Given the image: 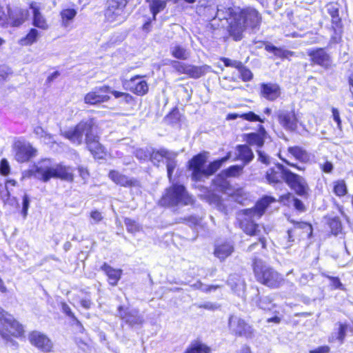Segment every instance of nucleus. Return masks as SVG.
Instances as JSON below:
<instances>
[{
	"label": "nucleus",
	"mask_w": 353,
	"mask_h": 353,
	"mask_svg": "<svg viewBox=\"0 0 353 353\" xmlns=\"http://www.w3.org/2000/svg\"><path fill=\"white\" fill-rule=\"evenodd\" d=\"M261 21V17L254 8H247L243 10L233 8V13L229 22V33L235 41L243 38V32L245 28L252 30L258 29Z\"/></svg>",
	"instance_id": "nucleus-1"
},
{
	"label": "nucleus",
	"mask_w": 353,
	"mask_h": 353,
	"mask_svg": "<svg viewBox=\"0 0 353 353\" xmlns=\"http://www.w3.org/2000/svg\"><path fill=\"white\" fill-rule=\"evenodd\" d=\"M30 172L33 173L35 178L43 182L48 181L51 178H59L68 181H73L72 170L70 167L62 164L53 167L49 159L39 161Z\"/></svg>",
	"instance_id": "nucleus-2"
},
{
	"label": "nucleus",
	"mask_w": 353,
	"mask_h": 353,
	"mask_svg": "<svg viewBox=\"0 0 353 353\" xmlns=\"http://www.w3.org/2000/svg\"><path fill=\"white\" fill-rule=\"evenodd\" d=\"M276 199L270 196H265L258 201L252 208L242 210L244 218L240 221L241 228L248 234L254 235L258 228L255 221L261 217L269 205Z\"/></svg>",
	"instance_id": "nucleus-3"
},
{
	"label": "nucleus",
	"mask_w": 353,
	"mask_h": 353,
	"mask_svg": "<svg viewBox=\"0 0 353 353\" xmlns=\"http://www.w3.org/2000/svg\"><path fill=\"white\" fill-rule=\"evenodd\" d=\"M196 12L207 20L215 21L218 19L219 21L225 20L226 23L229 25L230 19L233 13V8H226L222 5H217L214 0H200L196 8Z\"/></svg>",
	"instance_id": "nucleus-4"
},
{
	"label": "nucleus",
	"mask_w": 353,
	"mask_h": 353,
	"mask_svg": "<svg viewBox=\"0 0 353 353\" xmlns=\"http://www.w3.org/2000/svg\"><path fill=\"white\" fill-rule=\"evenodd\" d=\"M252 268L256 280L272 288H279L283 282L282 276L256 257L253 259Z\"/></svg>",
	"instance_id": "nucleus-5"
},
{
	"label": "nucleus",
	"mask_w": 353,
	"mask_h": 353,
	"mask_svg": "<svg viewBox=\"0 0 353 353\" xmlns=\"http://www.w3.org/2000/svg\"><path fill=\"white\" fill-rule=\"evenodd\" d=\"M192 203L193 199L188 195L185 187L178 184H173L166 189L159 201V204L163 206H174L179 203L189 205Z\"/></svg>",
	"instance_id": "nucleus-6"
},
{
	"label": "nucleus",
	"mask_w": 353,
	"mask_h": 353,
	"mask_svg": "<svg viewBox=\"0 0 353 353\" xmlns=\"http://www.w3.org/2000/svg\"><path fill=\"white\" fill-rule=\"evenodd\" d=\"M130 0H107L104 10L105 21L114 25L121 24L127 19L125 8Z\"/></svg>",
	"instance_id": "nucleus-7"
},
{
	"label": "nucleus",
	"mask_w": 353,
	"mask_h": 353,
	"mask_svg": "<svg viewBox=\"0 0 353 353\" xmlns=\"http://www.w3.org/2000/svg\"><path fill=\"white\" fill-rule=\"evenodd\" d=\"M0 322L4 329L0 330V338L8 340L10 335L15 337L22 336L24 334L23 325L16 321L13 316L0 307Z\"/></svg>",
	"instance_id": "nucleus-8"
},
{
	"label": "nucleus",
	"mask_w": 353,
	"mask_h": 353,
	"mask_svg": "<svg viewBox=\"0 0 353 353\" xmlns=\"http://www.w3.org/2000/svg\"><path fill=\"white\" fill-rule=\"evenodd\" d=\"M94 122L92 120L81 121L74 128L61 131V134L68 139L72 143L79 145L83 141V137L88 135L93 130Z\"/></svg>",
	"instance_id": "nucleus-9"
},
{
	"label": "nucleus",
	"mask_w": 353,
	"mask_h": 353,
	"mask_svg": "<svg viewBox=\"0 0 353 353\" xmlns=\"http://www.w3.org/2000/svg\"><path fill=\"white\" fill-rule=\"evenodd\" d=\"M228 329L235 336L252 339L254 336L253 327L238 315L231 314L229 316Z\"/></svg>",
	"instance_id": "nucleus-10"
},
{
	"label": "nucleus",
	"mask_w": 353,
	"mask_h": 353,
	"mask_svg": "<svg viewBox=\"0 0 353 353\" xmlns=\"http://www.w3.org/2000/svg\"><path fill=\"white\" fill-rule=\"evenodd\" d=\"M170 65L177 73L186 74L189 78L194 79L203 77L210 70V66L208 65H194L175 60L171 61Z\"/></svg>",
	"instance_id": "nucleus-11"
},
{
	"label": "nucleus",
	"mask_w": 353,
	"mask_h": 353,
	"mask_svg": "<svg viewBox=\"0 0 353 353\" xmlns=\"http://www.w3.org/2000/svg\"><path fill=\"white\" fill-rule=\"evenodd\" d=\"M117 316L130 327L141 325L144 319L137 309H130L120 305L117 309Z\"/></svg>",
	"instance_id": "nucleus-12"
},
{
	"label": "nucleus",
	"mask_w": 353,
	"mask_h": 353,
	"mask_svg": "<svg viewBox=\"0 0 353 353\" xmlns=\"http://www.w3.org/2000/svg\"><path fill=\"white\" fill-rule=\"evenodd\" d=\"M206 157L202 154L194 156L188 162L189 170L192 171V179L194 181H202L205 179L204 165Z\"/></svg>",
	"instance_id": "nucleus-13"
},
{
	"label": "nucleus",
	"mask_w": 353,
	"mask_h": 353,
	"mask_svg": "<svg viewBox=\"0 0 353 353\" xmlns=\"http://www.w3.org/2000/svg\"><path fill=\"white\" fill-rule=\"evenodd\" d=\"M285 174L287 176L285 183L291 189L299 196H303L307 194L309 187L303 177L291 171H285Z\"/></svg>",
	"instance_id": "nucleus-14"
},
{
	"label": "nucleus",
	"mask_w": 353,
	"mask_h": 353,
	"mask_svg": "<svg viewBox=\"0 0 353 353\" xmlns=\"http://www.w3.org/2000/svg\"><path fill=\"white\" fill-rule=\"evenodd\" d=\"M111 93V88L108 85L95 88L92 91L85 94L84 102L90 105H97L99 103L107 102L110 97L105 94Z\"/></svg>",
	"instance_id": "nucleus-15"
},
{
	"label": "nucleus",
	"mask_w": 353,
	"mask_h": 353,
	"mask_svg": "<svg viewBox=\"0 0 353 353\" xmlns=\"http://www.w3.org/2000/svg\"><path fill=\"white\" fill-rule=\"evenodd\" d=\"M15 159L19 163L28 161L36 156L37 150L30 143L17 141L14 145Z\"/></svg>",
	"instance_id": "nucleus-16"
},
{
	"label": "nucleus",
	"mask_w": 353,
	"mask_h": 353,
	"mask_svg": "<svg viewBox=\"0 0 353 353\" xmlns=\"http://www.w3.org/2000/svg\"><path fill=\"white\" fill-rule=\"evenodd\" d=\"M123 85L130 92L139 95L143 96L148 92V85L142 76L137 75L129 80H125Z\"/></svg>",
	"instance_id": "nucleus-17"
},
{
	"label": "nucleus",
	"mask_w": 353,
	"mask_h": 353,
	"mask_svg": "<svg viewBox=\"0 0 353 353\" xmlns=\"http://www.w3.org/2000/svg\"><path fill=\"white\" fill-rule=\"evenodd\" d=\"M311 61L323 68H328L332 65L331 56L326 52L325 48H319L311 49L307 52Z\"/></svg>",
	"instance_id": "nucleus-18"
},
{
	"label": "nucleus",
	"mask_w": 353,
	"mask_h": 353,
	"mask_svg": "<svg viewBox=\"0 0 353 353\" xmlns=\"http://www.w3.org/2000/svg\"><path fill=\"white\" fill-rule=\"evenodd\" d=\"M285 171H290L283 164L276 163L275 167L269 168L265 173V179L269 184L282 183V180L286 181Z\"/></svg>",
	"instance_id": "nucleus-19"
},
{
	"label": "nucleus",
	"mask_w": 353,
	"mask_h": 353,
	"mask_svg": "<svg viewBox=\"0 0 353 353\" xmlns=\"http://www.w3.org/2000/svg\"><path fill=\"white\" fill-rule=\"evenodd\" d=\"M28 339L32 345L44 352H49L52 350V343L50 339L38 331L30 333Z\"/></svg>",
	"instance_id": "nucleus-20"
},
{
	"label": "nucleus",
	"mask_w": 353,
	"mask_h": 353,
	"mask_svg": "<svg viewBox=\"0 0 353 353\" xmlns=\"http://www.w3.org/2000/svg\"><path fill=\"white\" fill-rule=\"evenodd\" d=\"M87 148L92 154L97 159H102L104 154V148L99 143V137L93 132V130L85 138Z\"/></svg>",
	"instance_id": "nucleus-21"
},
{
	"label": "nucleus",
	"mask_w": 353,
	"mask_h": 353,
	"mask_svg": "<svg viewBox=\"0 0 353 353\" xmlns=\"http://www.w3.org/2000/svg\"><path fill=\"white\" fill-rule=\"evenodd\" d=\"M279 123L287 130L293 131L296 128V118L293 111L279 110L276 112Z\"/></svg>",
	"instance_id": "nucleus-22"
},
{
	"label": "nucleus",
	"mask_w": 353,
	"mask_h": 353,
	"mask_svg": "<svg viewBox=\"0 0 353 353\" xmlns=\"http://www.w3.org/2000/svg\"><path fill=\"white\" fill-rule=\"evenodd\" d=\"M289 241H294L293 239L294 235H300L302 240L305 238H310L312 234V227L310 223L306 222H298L296 223L293 229L288 230Z\"/></svg>",
	"instance_id": "nucleus-23"
},
{
	"label": "nucleus",
	"mask_w": 353,
	"mask_h": 353,
	"mask_svg": "<svg viewBox=\"0 0 353 353\" xmlns=\"http://www.w3.org/2000/svg\"><path fill=\"white\" fill-rule=\"evenodd\" d=\"M261 95L267 100L273 101L281 95V89L276 83H262L261 85Z\"/></svg>",
	"instance_id": "nucleus-24"
},
{
	"label": "nucleus",
	"mask_w": 353,
	"mask_h": 353,
	"mask_svg": "<svg viewBox=\"0 0 353 353\" xmlns=\"http://www.w3.org/2000/svg\"><path fill=\"white\" fill-rule=\"evenodd\" d=\"M28 17V12L21 8H15L13 10L8 9V23L12 26H19L21 25Z\"/></svg>",
	"instance_id": "nucleus-25"
},
{
	"label": "nucleus",
	"mask_w": 353,
	"mask_h": 353,
	"mask_svg": "<svg viewBox=\"0 0 353 353\" xmlns=\"http://www.w3.org/2000/svg\"><path fill=\"white\" fill-rule=\"evenodd\" d=\"M108 176L116 184L124 187L136 186L138 183L137 180L130 179L116 170H111Z\"/></svg>",
	"instance_id": "nucleus-26"
},
{
	"label": "nucleus",
	"mask_w": 353,
	"mask_h": 353,
	"mask_svg": "<svg viewBox=\"0 0 353 353\" xmlns=\"http://www.w3.org/2000/svg\"><path fill=\"white\" fill-rule=\"evenodd\" d=\"M101 269L108 276L109 284L112 286L117 285L118 281L121 279L122 270L120 269H114L108 265L106 263H103V265L101 267Z\"/></svg>",
	"instance_id": "nucleus-27"
},
{
	"label": "nucleus",
	"mask_w": 353,
	"mask_h": 353,
	"mask_svg": "<svg viewBox=\"0 0 353 353\" xmlns=\"http://www.w3.org/2000/svg\"><path fill=\"white\" fill-rule=\"evenodd\" d=\"M236 149L238 152L236 159L242 161L243 162V165L245 166L253 160L254 153L248 145H238Z\"/></svg>",
	"instance_id": "nucleus-28"
},
{
	"label": "nucleus",
	"mask_w": 353,
	"mask_h": 353,
	"mask_svg": "<svg viewBox=\"0 0 353 353\" xmlns=\"http://www.w3.org/2000/svg\"><path fill=\"white\" fill-rule=\"evenodd\" d=\"M172 153V151H170L165 149L154 150L151 149L150 160L155 165H159L163 159H168V157Z\"/></svg>",
	"instance_id": "nucleus-29"
},
{
	"label": "nucleus",
	"mask_w": 353,
	"mask_h": 353,
	"mask_svg": "<svg viewBox=\"0 0 353 353\" xmlns=\"http://www.w3.org/2000/svg\"><path fill=\"white\" fill-rule=\"evenodd\" d=\"M30 8L33 12V25L39 28L46 30L48 28V24L39 12V8L37 4L32 3L30 4Z\"/></svg>",
	"instance_id": "nucleus-30"
},
{
	"label": "nucleus",
	"mask_w": 353,
	"mask_h": 353,
	"mask_svg": "<svg viewBox=\"0 0 353 353\" xmlns=\"http://www.w3.org/2000/svg\"><path fill=\"white\" fill-rule=\"evenodd\" d=\"M234 248L231 244H218L214 249V254L221 261L224 260L233 252Z\"/></svg>",
	"instance_id": "nucleus-31"
},
{
	"label": "nucleus",
	"mask_w": 353,
	"mask_h": 353,
	"mask_svg": "<svg viewBox=\"0 0 353 353\" xmlns=\"http://www.w3.org/2000/svg\"><path fill=\"white\" fill-rule=\"evenodd\" d=\"M170 52L173 57L180 60H187L190 56V52L186 48L177 44L172 46Z\"/></svg>",
	"instance_id": "nucleus-32"
},
{
	"label": "nucleus",
	"mask_w": 353,
	"mask_h": 353,
	"mask_svg": "<svg viewBox=\"0 0 353 353\" xmlns=\"http://www.w3.org/2000/svg\"><path fill=\"white\" fill-rule=\"evenodd\" d=\"M288 150L296 159L301 162L306 163L310 161L309 154L299 146L290 147Z\"/></svg>",
	"instance_id": "nucleus-33"
},
{
	"label": "nucleus",
	"mask_w": 353,
	"mask_h": 353,
	"mask_svg": "<svg viewBox=\"0 0 353 353\" xmlns=\"http://www.w3.org/2000/svg\"><path fill=\"white\" fill-rule=\"evenodd\" d=\"M210 348L200 342L192 343L184 353H210Z\"/></svg>",
	"instance_id": "nucleus-34"
},
{
	"label": "nucleus",
	"mask_w": 353,
	"mask_h": 353,
	"mask_svg": "<svg viewBox=\"0 0 353 353\" xmlns=\"http://www.w3.org/2000/svg\"><path fill=\"white\" fill-rule=\"evenodd\" d=\"M273 301L274 299L270 295L261 296L260 297L257 305L263 310L271 311L276 307V304L273 303Z\"/></svg>",
	"instance_id": "nucleus-35"
},
{
	"label": "nucleus",
	"mask_w": 353,
	"mask_h": 353,
	"mask_svg": "<svg viewBox=\"0 0 353 353\" xmlns=\"http://www.w3.org/2000/svg\"><path fill=\"white\" fill-rule=\"evenodd\" d=\"M150 5V10L153 15V19H156L157 14L163 10L165 7V2L163 0H146Z\"/></svg>",
	"instance_id": "nucleus-36"
},
{
	"label": "nucleus",
	"mask_w": 353,
	"mask_h": 353,
	"mask_svg": "<svg viewBox=\"0 0 353 353\" xmlns=\"http://www.w3.org/2000/svg\"><path fill=\"white\" fill-rule=\"evenodd\" d=\"M39 37V31L37 29L32 28L27 35L19 40L21 46H30L35 43Z\"/></svg>",
	"instance_id": "nucleus-37"
},
{
	"label": "nucleus",
	"mask_w": 353,
	"mask_h": 353,
	"mask_svg": "<svg viewBox=\"0 0 353 353\" xmlns=\"http://www.w3.org/2000/svg\"><path fill=\"white\" fill-rule=\"evenodd\" d=\"M246 142L251 145H256L259 148H261L265 142L264 137L261 135L252 132L250 134H247L246 135Z\"/></svg>",
	"instance_id": "nucleus-38"
},
{
	"label": "nucleus",
	"mask_w": 353,
	"mask_h": 353,
	"mask_svg": "<svg viewBox=\"0 0 353 353\" xmlns=\"http://www.w3.org/2000/svg\"><path fill=\"white\" fill-rule=\"evenodd\" d=\"M177 154H178L176 152H172L166 160L167 173L170 181H172V173L176 167V161L175 159Z\"/></svg>",
	"instance_id": "nucleus-39"
},
{
	"label": "nucleus",
	"mask_w": 353,
	"mask_h": 353,
	"mask_svg": "<svg viewBox=\"0 0 353 353\" xmlns=\"http://www.w3.org/2000/svg\"><path fill=\"white\" fill-rule=\"evenodd\" d=\"M244 165H232L228 168L223 170L221 172L222 174L224 176L227 177H236L239 176V174L242 172Z\"/></svg>",
	"instance_id": "nucleus-40"
},
{
	"label": "nucleus",
	"mask_w": 353,
	"mask_h": 353,
	"mask_svg": "<svg viewBox=\"0 0 353 353\" xmlns=\"http://www.w3.org/2000/svg\"><path fill=\"white\" fill-rule=\"evenodd\" d=\"M223 163L221 159H217L211 162L205 170V179L215 173L221 168Z\"/></svg>",
	"instance_id": "nucleus-41"
},
{
	"label": "nucleus",
	"mask_w": 353,
	"mask_h": 353,
	"mask_svg": "<svg viewBox=\"0 0 353 353\" xmlns=\"http://www.w3.org/2000/svg\"><path fill=\"white\" fill-rule=\"evenodd\" d=\"M222 173L219 174L213 180V183L217 187V190L219 191H225L227 190L229 183Z\"/></svg>",
	"instance_id": "nucleus-42"
},
{
	"label": "nucleus",
	"mask_w": 353,
	"mask_h": 353,
	"mask_svg": "<svg viewBox=\"0 0 353 353\" xmlns=\"http://www.w3.org/2000/svg\"><path fill=\"white\" fill-rule=\"evenodd\" d=\"M329 225L332 233L334 235H338L342 230L341 223L338 217H334L329 221Z\"/></svg>",
	"instance_id": "nucleus-43"
},
{
	"label": "nucleus",
	"mask_w": 353,
	"mask_h": 353,
	"mask_svg": "<svg viewBox=\"0 0 353 353\" xmlns=\"http://www.w3.org/2000/svg\"><path fill=\"white\" fill-rule=\"evenodd\" d=\"M238 70L241 74V79L243 81H250L252 79V78H253L252 72L250 71V69H248L247 67H245L243 64V63H241V67H239Z\"/></svg>",
	"instance_id": "nucleus-44"
},
{
	"label": "nucleus",
	"mask_w": 353,
	"mask_h": 353,
	"mask_svg": "<svg viewBox=\"0 0 353 353\" xmlns=\"http://www.w3.org/2000/svg\"><path fill=\"white\" fill-rule=\"evenodd\" d=\"M334 192L339 196H344L347 193L345 183L343 181L336 182L334 186Z\"/></svg>",
	"instance_id": "nucleus-45"
},
{
	"label": "nucleus",
	"mask_w": 353,
	"mask_h": 353,
	"mask_svg": "<svg viewBox=\"0 0 353 353\" xmlns=\"http://www.w3.org/2000/svg\"><path fill=\"white\" fill-rule=\"evenodd\" d=\"M240 118L249 121H259L261 123H264L265 121L264 119L261 118L259 115L256 114L253 112L241 114L240 115Z\"/></svg>",
	"instance_id": "nucleus-46"
},
{
	"label": "nucleus",
	"mask_w": 353,
	"mask_h": 353,
	"mask_svg": "<svg viewBox=\"0 0 353 353\" xmlns=\"http://www.w3.org/2000/svg\"><path fill=\"white\" fill-rule=\"evenodd\" d=\"M111 93L114 95L115 98L122 97L123 100L128 104L132 103L134 98L132 95L126 92H119L116 90H111Z\"/></svg>",
	"instance_id": "nucleus-47"
},
{
	"label": "nucleus",
	"mask_w": 353,
	"mask_h": 353,
	"mask_svg": "<svg viewBox=\"0 0 353 353\" xmlns=\"http://www.w3.org/2000/svg\"><path fill=\"white\" fill-rule=\"evenodd\" d=\"M221 60L224 63L225 66L226 67H232L234 68L239 69V67H241V63L240 61L237 60H232L229 58L223 57L221 59Z\"/></svg>",
	"instance_id": "nucleus-48"
},
{
	"label": "nucleus",
	"mask_w": 353,
	"mask_h": 353,
	"mask_svg": "<svg viewBox=\"0 0 353 353\" xmlns=\"http://www.w3.org/2000/svg\"><path fill=\"white\" fill-rule=\"evenodd\" d=\"M348 325L345 323H339L337 339L341 343H343L347 330Z\"/></svg>",
	"instance_id": "nucleus-49"
},
{
	"label": "nucleus",
	"mask_w": 353,
	"mask_h": 353,
	"mask_svg": "<svg viewBox=\"0 0 353 353\" xmlns=\"http://www.w3.org/2000/svg\"><path fill=\"white\" fill-rule=\"evenodd\" d=\"M323 275L330 280L331 285L334 289L344 290L343 285L339 277L331 276L325 274H323Z\"/></svg>",
	"instance_id": "nucleus-50"
},
{
	"label": "nucleus",
	"mask_w": 353,
	"mask_h": 353,
	"mask_svg": "<svg viewBox=\"0 0 353 353\" xmlns=\"http://www.w3.org/2000/svg\"><path fill=\"white\" fill-rule=\"evenodd\" d=\"M125 224L128 231L130 232L133 233L139 230V225L131 219L126 218L125 219Z\"/></svg>",
	"instance_id": "nucleus-51"
},
{
	"label": "nucleus",
	"mask_w": 353,
	"mask_h": 353,
	"mask_svg": "<svg viewBox=\"0 0 353 353\" xmlns=\"http://www.w3.org/2000/svg\"><path fill=\"white\" fill-rule=\"evenodd\" d=\"M76 14L77 12L74 9H66L61 12V17L63 21H70L75 17Z\"/></svg>",
	"instance_id": "nucleus-52"
},
{
	"label": "nucleus",
	"mask_w": 353,
	"mask_h": 353,
	"mask_svg": "<svg viewBox=\"0 0 353 353\" xmlns=\"http://www.w3.org/2000/svg\"><path fill=\"white\" fill-rule=\"evenodd\" d=\"M151 149H139L136 151V157L141 160L150 159Z\"/></svg>",
	"instance_id": "nucleus-53"
},
{
	"label": "nucleus",
	"mask_w": 353,
	"mask_h": 353,
	"mask_svg": "<svg viewBox=\"0 0 353 353\" xmlns=\"http://www.w3.org/2000/svg\"><path fill=\"white\" fill-rule=\"evenodd\" d=\"M12 73V70L6 65H0V80H6L9 74Z\"/></svg>",
	"instance_id": "nucleus-54"
},
{
	"label": "nucleus",
	"mask_w": 353,
	"mask_h": 353,
	"mask_svg": "<svg viewBox=\"0 0 353 353\" xmlns=\"http://www.w3.org/2000/svg\"><path fill=\"white\" fill-rule=\"evenodd\" d=\"M196 305L199 308H203L212 311L217 310L219 307V305L218 304L212 302H206L203 304H196Z\"/></svg>",
	"instance_id": "nucleus-55"
},
{
	"label": "nucleus",
	"mask_w": 353,
	"mask_h": 353,
	"mask_svg": "<svg viewBox=\"0 0 353 353\" xmlns=\"http://www.w3.org/2000/svg\"><path fill=\"white\" fill-rule=\"evenodd\" d=\"M10 172V165L8 161L3 159L0 163V173L2 175H7Z\"/></svg>",
	"instance_id": "nucleus-56"
},
{
	"label": "nucleus",
	"mask_w": 353,
	"mask_h": 353,
	"mask_svg": "<svg viewBox=\"0 0 353 353\" xmlns=\"http://www.w3.org/2000/svg\"><path fill=\"white\" fill-rule=\"evenodd\" d=\"M332 24L334 32L337 34V30H341V19L339 17V15L334 17L332 18Z\"/></svg>",
	"instance_id": "nucleus-57"
},
{
	"label": "nucleus",
	"mask_w": 353,
	"mask_h": 353,
	"mask_svg": "<svg viewBox=\"0 0 353 353\" xmlns=\"http://www.w3.org/2000/svg\"><path fill=\"white\" fill-rule=\"evenodd\" d=\"M257 153L259 156L258 160L259 161L265 165H269L270 163L271 158L268 155H267L264 152L261 150H257Z\"/></svg>",
	"instance_id": "nucleus-58"
},
{
	"label": "nucleus",
	"mask_w": 353,
	"mask_h": 353,
	"mask_svg": "<svg viewBox=\"0 0 353 353\" xmlns=\"http://www.w3.org/2000/svg\"><path fill=\"white\" fill-rule=\"evenodd\" d=\"M29 205H30V199L27 194H24V196L23 197V208H22V214H23L24 219L27 216Z\"/></svg>",
	"instance_id": "nucleus-59"
},
{
	"label": "nucleus",
	"mask_w": 353,
	"mask_h": 353,
	"mask_svg": "<svg viewBox=\"0 0 353 353\" xmlns=\"http://www.w3.org/2000/svg\"><path fill=\"white\" fill-rule=\"evenodd\" d=\"M294 52L292 51L285 50L276 48V50L275 51L274 54L279 57L285 58L288 57L289 56H292Z\"/></svg>",
	"instance_id": "nucleus-60"
},
{
	"label": "nucleus",
	"mask_w": 353,
	"mask_h": 353,
	"mask_svg": "<svg viewBox=\"0 0 353 353\" xmlns=\"http://www.w3.org/2000/svg\"><path fill=\"white\" fill-rule=\"evenodd\" d=\"M8 23V14L3 7L0 6V26H4Z\"/></svg>",
	"instance_id": "nucleus-61"
},
{
	"label": "nucleus",
	"mask_w": 353,
	"mask_h": 353,
	"mask_svg": "<svg viewBox=\"0 0 353 353\" xmlns=\"http://www.w3.org/2000/svg\"><path fill=\"white\" fill-rule=\"evenodd\" d=\"M63 312L69 317H70L72 319H76V316L72 312V310L69 307V305L65 303H62L61 305Z\"/></svg>",
	"instance_id": "nucleus-62"
},
{
	"label": "nucleus",
	"mask_w": 353,
	"mask_h": 353,
	"mask_svg": "<svg viewBox=\"0 0 353 353\" xmlns=\"http://www.w3.org/2000/svg\"><path fill=\"white\" fill-rule=\"evenodd\" d=\"M293 197L294 207L300 212H304L305 210L303 203L299 199Z\"/></svg>",
	"instance_id": "nucleus-63"
},
{
	"label": "nucleus",
	"mask_w": 353,
	"mask_h": 353,
	"mask_svg": "<svg viewBox=\"0 0 353 353\" xmlns=\"http://www.w3.org/2000/svg\"><path fill=\"white\" fill-rule=\"evenodd\" d=\"M330 347L327 345L320 346L314 350H310L309 353H328Z\"/></svg>",
	"instance_id": "nucleus-64"
}]
</instances>
